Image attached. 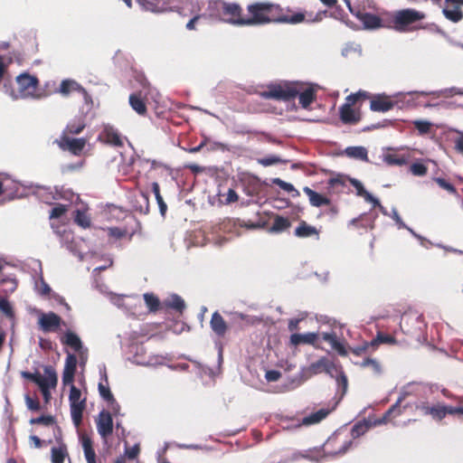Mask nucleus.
Listing matches in <instances>:
<instances>
[{"mask_svg":"<svg viewBox=\"0 0 463 463\" xmlns=\"http://www.w3.org/2000/svg\"><path fill=\"white\" fill-rule=\"evenodd\" d=\"M272 183L288 193L296 192L298 194V191L295 189L293 184H291L290 183H287V182L281 180L280 178H274L272 180Z\"/></svg>","mask_w":463,"mask_h":463,"instance_id":"54","label":"nucleus"},{"mask_svg":"<svg viewBox=\"0 0 463 463\" xmlns=\"http://www.w3.org/2000/svg\"><path fill=\"white\" fill-rule=\"evenodd\" d=\"M413 125L418 129L420 134H425L428 133L430 129V122L427 120H414Z\"/></svg>","mask_w":463,"mask_h":463,"instance_id":"56","label":"nucleus"},{"mask_svg":"<svg viewBox=\"0 0 463 463\" xmlns=\"http://www.w3.org/2000/svg\"><path fill=\"white\" fill-rule=\"evenodd\" d=\"M327 360L328 358L326 356L321 357L317 361L310 364V365L307 368V371L311 374H318L321 373H325Z\"/></svg>","mask_w":463,"mask_h":463,"instance_id":"38","label":"nucleus"},{"mask_svg":"<svg viewBox=\"0 0 463 463\" xmlns=\"http://www.w3.org/2000/svg\"><path fill=\"white\" fill-rule=\"evenodd\" d=\"M410 394H411V385H408L402 388L396 402L389 409V413H395V415H401L402 413L401 403Z\"/></svg>","mask_w":463,"mask_h":463,"instance_id":"33","label":"nucleus"},{"mask_svg":"<svg viewBox=\"0 0 463 463\" xmlns=\"http://www.w3.org/2000/svg\"><path fill=\"white\" fill-rule=\"evenodd\" d=\"M241 8L237 4H229L223 1L210 3L207 15L214 21H221L232 24L242 25L241 16Z\"/></svg>","mask_w":463,"mask_h":463,"instance_id":"3","label":"nucleus"},{"mask_svg":"<svg viewBox=\"0 0 463 463\" xmlns=\"http://www.w3.org/2000/svg\"><path fill=\"white\" fill-rule=\"evenodd\" d=\"M210 326L212 330L219 336L224 335L227 331L226 322L217 311L213 314Z\"/></svg>","mask_w":463,"mask_h":463,"instance_id":"25","label":"nucleus"},{"mask_svg":"<svg viewBox=\"0 0 463 463\" xmlns=\"http://www.w3.org/2000/svg\"><path fill=\"white\" fill-rule=\"evenodd\" d=\"M38 325L39 328L47 333L54 332L58 329V315L53 312L43 313L38 311Z\"/></svg>","mask_w":463,"mask_h":463,"instance_id":"14","label":"nucleus"},{"mask_svg":"<svg viewBox=\"0 0 463 463\" xmlns=\"http://www.w3.org/2000/svg\"><path fill=\"white\" fill-rule=\"evenodd\" d=\"M321 337L324 341L327 342L331 347L338 353V354L342 356H345L347 354V351L344 344L337 339L335 333L325 332L321 334Z\"/></svg>","mask_w":463,"mask_h":463,"instance_id":"19","label":"nucleus"},{"mask_svg":"<svg viewBox=\"0 0 463 463\" xmlns=\"http://www.w3.org/2000/svg\"><path fill=\"white\" fill-rule=\"evenodd\" d=\"M36 289L38 293L42 296H46L50 293L51 288L47 283L44 282L43 279H40L35 284Z\"/></svg>","mask_w":463,"mask_h":463,"instance_id":"60","label":"nucleus"},{"mask_svg":"<svg viewBox=\"0 0 463 463\" xmlns=\"http://www.w3.org/2000/svg\"><path fill=\"white\" fill-rule=\"evenodd\" d=\"M390 216L393 219L399 229L407 228V225L403 222L395 208H392Z\"/></svg>","mask_w":463,"mask_h":463,"instance_id":"64","label":"nucleus"},{"mask_svg":"<svg viewBox=\"0 0 463 463\" xmlns=\"http://www.w3.org/2000/svg\"><path fill=\"white\" fill-rule=\"evenodd\" d=\"M61 342L64 345V349L73 351L79 356L81 364L87 361L88 350L82 345L80 336L71 330H67L61 337Z\"/></svg>","mask_w":463,"mask_h":463,"instance_id":"8","label":"nucleus"},{"mask_svg":"<svg viewBox=\"0 0 463 463\" xmlns=\"http://www.w3.org/2000/svg\"><path fill=\"white\" fill-rule=\"evenodd\" d=\"M399 415H395V413H389V410L384 413V415L382 418H379L377 420H374L373 421L367 420L369 422V426L375 427L383 424H386L391 420V418L398 417Z\"/></svg>","mask_w":463,"mask_h":463,"instance_id":"50","label":"nucleus"},{"mask_svg":"<svg viewBox=\"0 0 463 463\" xmlns=\"http://www.w3.org/2000/svg\"><path fill=\"white\" fill-rule=\"evenodd\" d=\"M340 118L344 123L354 124L359 121L360 116L352 109L351 103H345L340 108Z\"/></svg>","mask_w":463,"mask_h":463,"instance_id":"23","label":"nucleus"},{"mask_svg":"<svg viewBox=\"0 0 463 463\" xmlns=\"http://www.w3.org/2000/svg\"><path fill=\"white\" fill-rule=\"evenodd\" d=\"M30 440L33 443L35 448H42L43 446H47L52 442V439H41L38 436L33 435L30 437Z\"/></svg>","mask_w":463,"mask_h":463,"instance_id":"63","label":"nucleus"},{"mask_svg":"<svg viewBox=\"0 0 463 463\" xmlns=\"http://www.w3.org/2000/svg\"><path fill=\"white\" fill-rule=\"evenodd\" d=\"M362 367H370L375 374H381L382 367L378 361L372 358L364 359L361 364Z\"/></svg>","mask_w":463,"mask_h":463,"instance_id":"49","label":"nucleus"},{"mask_svg":"<svg viewBox=\"0 0 463 463\" xmlns=\"http://www.w3.org/2000/svg\"><path fill=\"white\" fill-rule=\"evenodd\" d=\"M325 373L330 377L336 379V377L340 376L344 371L339 364L328 359Z\"/></svg>","mask_w":463,"mask_h":463,"instance_id":"41","label":"nucleus"},{"mask_svg":"<svg viewBox=\"0 0 463 463\" xmlns=\"http://www.w3.org/2000/svg\"><path fill=\"white\" fill-rule=\"evenodd\" d=\"M30 424H32V425L41 424V425L47 426V427L55 426L56 418L54 416H51V415H42L37 418H32L30 420Z\"/></svg>","mask_w":463,"mask_h":463,"instance_id":"42","label":"nucleus"},{"mask_svg":"<svg viewBox=\"0 0 463 463\" xmlns=\"http://www.w3.org/2000/svg\"><path fill=\"white\" fill-rule=\"evenodd\" d=\"M166 305L169 307L175 309L177 311H180V312H182L185 307L184 299L181 297H179L178 295H172L166 300Z\"/></svg>","mask_w":463,"mask_h":463,"instance_id":"43","label":"nucleus"},{"mask_svg":"<svg viewBox=\"0 0 463 463\" xmlns=\"http://www.w3.org/2000/svg\"><path fill=\"white\" fill-rule=\"evenodd\" d=\"M335 381L337 383V385L342 388V392H341V396H340V399H341V398H343V396L345 394V392L347 391V386H348L347 377L345 374V373H341L340 376L336 377Z\"/></svg>","mask_w":463,"mask_h":463,"instance_id":"58","label":"nucleus"},{"mask_svg":"<svg viewBox=\"0 0 463 463\" xmlns=\"http://www.w3.org/2000/svg\"><path fill=\"white\" fill-rule=\"evenodd\" d=\"M331 410L328 409H320L316 412L310 413L309 415L306 416L302 420V423L304 425H312L317 424L320 422L322 420H324L329 413Z\"/></svg>","mask_w":463,"mask_h":463,"instance_id":"31","label":"nucleus"},{"mask_svg":"<svg viewBox=\"0 0 463 463\" xmlns=\"http://www.w3.org/2000/svg\"><path fill=\"white\" fill-rule=\"evenodd\" d=\"M298 96V100L302 108L307 109L315 99V93L312 88H307L299 91L297 87L284 84H272L267 90L260 92V97L264 99H273L277 100H289Z\"/></svg>","mask_w":463,"mask_h":463,"instance_id":"2","label":"nucleus"},{"mask_svg":"<svg viewBox=\"0 0 463 463\" xmlns=\"http://www.w3.org/2000/svg\"><path fill=\"white\" fill-rule=\"evenodd\" d=\"M299 458H305L313 461H320L323 456L320 455L318 450L316 451H307L305 454L303 453H294L291 457V460H297Z\"/></svg>","mask_w":463,"mask_h":463,"instance_id":"44","label":"nucleus"},{"mask_svg":"<svg viewBox=\"0 0 463 463\" xmlns=\"http://www.w3.org/2000/svg\"><path fill=\"white\" fill-rule=\"evenodd\" d=\"M23 378L35 383L40 390L44 388H55L57 383V374L55 369L51 365L43 366V373L36 370L33 373L22 372Z\"/></svg>","mask_w":463,"mask_h":463,"instance_id":"4","label":"nucleus"},{"mask_svg":"<svg viewBox=\"0 0 463 463\" xmlns=\"http://www.w3.org/2000/svg\"><path fill=\"white\" fill-rule=\"evenodd\" d=\"M35 195L40 201L52 206L50 219L58 218V203H55L56 194L50 187L41 186L37 188Z\"/></svg>","mask_w":463,"mask_h":463,"instance_id":"12","label":"nucleus"},{"mask_svg":"<svg viewBox=\"0 0 463 463\" xmlns=\"http://www.w3.org/2000/svg\"><path fill=\"white\" fill-rule=\"evenodd\" d=\"M134 162H135L134 156H131L128 159H123V162L120 165V171H122L125 175H127L130 171Z\"/></svg>","mask_w":463,"mask_h":463,"instance_id":"62","label":"nucleus"},{"mask_svg":"<svg viewBox=\"0 0 463 463\" xmlns=\"http://www.w3.org/2000/svg\"><path fill=\"white\" fill-rule=\"evenodd\" d=\"M355 16L361 21L364 29H377L382 26V20L375 14L357 10Z\"/></svg>","mask_w":463,"mask_h":463,"instance_id":"17","label":"nucleus"},{"mask_svg":"<svg viewBox=\"0 0 463 463\" xmlns=\"http://www.w3.org/2000/svg\"><path fill=\"white\" fill-rule=\"evenodd\" d=\"M38 79L28 73H23L16 77V87L11 90L14 99L32 97L36 93Z\"/></svg>","mask_w":463,"mask_h":463,"instance_id":"6","label":"nucleus"},{"mask_svg":"<svg viewBox=\"0 0 463 463\" xmlns=\"http://www.w3.org/2000/svg\"><path fill=\"white\" fill-rule=\"evenodd\" d=\"M350 183L355 188L357 195L364 197V199L368 203H378V199L367 192L359 180L351 178Z\"/></svg>","mask_w":463,"mask_h":463,"instance_id":"32","label":"nucleus"},{"mask_svg":"<svg viewBox=\"0 0 463 463\" xmlns=\"http://www.w3.org/2000/svg\"><path fill=\"white\" fill-rule=\"evenodd\" d=\"M259 163L264 166L272 165L278 163L283 162L279 156H269L263 158H260L258 160Z\"/></svg>","mask_w":463,"mask_h":463,"instance_id":"57","label":"nucleus"},{"mask_svg":"<svg viewBox=\"0 0 463 463\" xmlns=\"http://www.w3.org/2000/svg\"><path fill=\"white\" fill-rule=\"evenodd\" d=\"M410 170L411 174L415 176H424L427 174V167L422 163H413Z\"/></svg>","mask_w":463,"mask_h":463,"instance_id":"53","label":"nucleus"},{"mask_svg":"<svg viewBox=\"0 0 463 463\" xmlns=\"http://www.w3.org/2000/svg\"><path fill=\"white\" fill-rule=\"evenodd\" d=\"M74 222L82 228H88L90 225V216L87 214L86 207L81 203L78 205L75 209L71 213Z\"/></svg>","mask_w":463,"mask_h":463,"instance_id":"20","label":"nucleus"},{"mask_svg":"<svg viewBox=\"0 0 463 463\" xmlns=\"http://www.w3.org/2000/svg\"><path fill=\"white\" fill-rule=\"evenodd\" d=\"M0 312L5 315V317L12 318L14 316V312L12 305L6 298H0Z\"/></svg>","mask_w":463,"mask_h":463,"instance_id":"47","label":"nucleus"},{"mask_svg":"<svg viewBox=\"0 0 463 463\" xmlns=\"http://www.w3.org/2000/svg\"><path fill=\"white\" fill-rule=\"evenodd\" d=\"M137 81H139L141 90L135 91L129 95L128 102L131 109L139 116H145L147 112L146 99L151 94V88L144 77V75H137Z\"/></svg>","mask_w":463,"mask_h":463,"instance_id":"5","label":"nucleus"},{"mask_svg":"<svg viewBox=\"0 0 463 463\" xmlns=\"http://www.w3.org/2000/svg\"><path fill=\"white\" fill-rule=\"evenodd\" d=\"M67 357L65 360L62 382L63 385L67 386V384H71L73 382L74 373L77 365V356L71 353L69 350H66Z\"/></svg>","mask_w":463,"mask_h":463,"instance_id":"16","label":"nucleus"},{"mask_svg":"<svg viewBox=\"0 0 463 463\" xmlns=\"http://www.w3.org/2000/svg\"><path fill=\"white\" fill-rule=\"evenodd\" d=\"M448 414H456V407L446 406L441 403L431 406L430 416L432 419L441 420Z\"/></svg>","mask_w":463,"mask_h":463,"instance_id":"24","label":"nucleus"},{"mask_svg":"<svg viewBox=\"0 0 463 463\" xmlns=\"http://www.w3.org/2000/svg\"><path fill=\"white\" fill-rule=\"evenodd\" d=\"M370 429L369 422L364 420V422L356 423L352 429V436L353 438H358L361 435L364 434Z\"/></svg>","mask_w":463,"mask_h":463,"instance_id":"48","label":"nucleus"},{"mask_svg":"<svg viewBox=\"0 0 463 463\" xmlns=\"http://www.w3.org/2000/svg\"><path fill=\"white\" fill-rule=\"evenodd\" d=\"M383 161L389 165H404L410 161V156L405 155L386 154Z\"/></svg>","mask_w":463,"mask_h":463,"instance_id":"35","label":"nucleus"},{"mask_svg":"<svg viewBox=\"0 0 463 463\" xmlns=\"http://www.w3.org/2000/svg\"><path fill=\"white\" fill-rule=\"evenodd\" d=\"M295 235L297 237L307 238L313 235H318L317 230L311 225L302 222L295 230Z\"/></svg>","mask_w":463,"mask_h":463,"instance_id":"36","label":"nucleus"},{"mask_svg":"<svg viewBox=\"0 0 463 463\" xmlns=\"http://www.w3.org/2000/svg\"><path fill=\"white\" fill-rule=\"evenodd\" d=\"M100 382L99 383L98 388L99 395L106 401L109 402V400H113V395L110 392V389L109 387L108 383V376L105 368L100 370Z\"/></svg>","mask_w":463,"mask_h":463,"instance_id":"29","label":"nucleus"},{"mask_svg":"<svg viewBox=\"0 0 463 463\" xmlns=\"http://www.w3.org/2000/svg\"><path fill=\"white\" fill-rule=\"evenodd\" d=\"M317 337L318 334L317 333L293 334L290 336V343L293 345H298L300 344H314Z\"/></svg>","mask_w":463,"mask_h":463,"instance_id":"30","label":"nucleus"},{"mask_svg":"<svg viewBox=\"0 0 463 463\" xmlns=\"http://www.w3.org/2000/svg\"><path fill=\"white\" fill-rule=\"evenodd\" d=\"M425 18V14L414 9H403L395 13L393 23L399 31H404L405 27L411 24Z\"/></svg>","mask_w":463,"mask_h":463,"instance_id":"10","label":"nucleus"},{"mask_svg":"<svg viewBox=\"0 0 463 463\" xmlns=\"http://www.w3.org/2000/svg\"><path fill=\"white\" fill-rule=\"evenodd\" d=\"M26 406L30 411H38L41 410V404L38 398H33L30 395L25 396Z\"/></svg>","mask_w":463,"mask_h":463,"instance_id":"55","label":"nucleus"},{"mask_svg":"<svg viewBox=\"0 0 463 463\" xmlns=\"http://www.w3.org/2000/svg\"><path fill=\"white\" fill-rule=\"evenodd\" d=\"M165 358L161 355H151L146 360L139 358L137 355L133 357V363L140 365L155 366L164 364Z\"/></svg>","mask_w":463,"mask_h":463,"instance_id":"37","label":"nucleus"},{"mask_svg":"<svg viewBox=\"0 0 463 463\" xmlns=\"http://www.w3.org/2000/svg\"><path fill=\"white\" fill-rule=\"evenodd\" d=\"M303 191L308 196L309 202L313 206L319 207L322 205H328L330 203L329 199L307 186L304 187Z\"/></svg>","mask_w":463,"mask_h":463,"instance_id":"28","label":"nucleus"},{"mask_svg":"<svg viewBox=\"0 0 463 463\" xmlns=\"http://www.w3.org/2000/svg\"><path fill=\"white\" fill-rule=\"evenodd\" d=\"M108 233L110 237L120 239L127 234V231L118 227H111L108 229Z\"/></svg>","mask_w":463,"mask_h":463,"instance_id":"61","label":"nucleus"},{"mask_svg":"<svg viewBox=\"0 0 463 463\" xmlns=\"http://www.w3.org/2000/svg\"><path fill=\"white\" fill-rule=\"evenodd\" d=\"M100 137L109 144L116 146L123 145V137L114 127L107 125L104 127Z\"/></svg>","mask_w":463,"mask_h":463,"instance_id":"18","label":"nucleus"},{"mask_svg":"<svg viewBox=\"0 0 463 463\" xmlns=\"http://www.w3.org/2000/svg\"><path fill=\"white\" fill-rule=\"evenodd\" d=\"M442 13L444 16L453 22V23H458L463 18V12L460 9V5H445V6L442 9Z\"/></svg>","mask_w":463,"mask_h":463,"instance_id":"26","label":"nucleus"},{"mask_svg":"<svg viewBox=\"0 0 463 463\" xmlns=\"http://www.w3.org/2000/svg\"><path fill=\"white\" fill-rule=\"evenodd\" d=\"M434 181L444 190L448 191L450 194H455L456 189L455 187L449 182H447L445 179L437 177L434 178Z\"/></svg>","mask_w":463,"mask_h":463,"instance_id":"59","label":"nucleus"},{"mask_svg":"<svg viewBox=\"0 0 463 463\" xmlns=\"http://www.w3.org/2000/svg\"><path fill=\"white\" fill-rule=\"evenodd\" d=\"M395 339L389 335L378 333L377 336L371 342V345H376L379 344H394Z\"/></svg>","mask_w":463,"mask_h":463,"instance_id":"51","label":"nucleus"},{"mask_svg":"<svg viewBox=\"0 0 463 463\" xmlns=\"http://www.w3.org/2000/svg\"><path fill=\"white\" fill-rule=\"evenodd\" d=\"M81 446L83 449L84 456L88 463H97L96 454L92 448L91 439L87 434H81L80 436Z\"/></svg>","mask_w":463,"mask_h":463,"instance_id":"22","label":"nucleus"},{"mask_svg":"<svg viewBox=\"0 0 463 463\" xmlns=\"http://www.w3.org/2000/svg\"><path fill=\"white\" fill-rule=\"evenodd\" d=\"M290 226V222L287 218L277 216L270 227L271 232H281Z\"/></svg>","mask_w":463,"mask_h":463,"instance_id":"39","label":"nucleus"},{"mask_svg":"<svg viewBox=\"0 0 463 463\" xmlns=\"http://www.w3.org/2000/svg\"><path fill=\"white\" fill-rule=\"evenodd\" d=\"M80 204V196L69 189H60V217Z\"/></svg>","mask_w":463,"mask_h":463,"instance_id":"11","label":"nucleus"},{"mask_svg":"<svg viewBox=\"0 0 463 463\" xmlns=\"http://www.w3.org/2000/svg\"><path fill=\"white\" fill-rule=\"evenodd\" d=\"M394 103L388 98L378 97L371 100L370 108L373 111L386 112L392 109Z\"/></svg>","mask_w":463,"mask_h":463,"instance_id":"27","label":"nucleus"},{"mask_svg":"<svg viewBox=\"0 0 463 463\" xmlns=\"http://www.w3.org/2000/svg\"><path fill=\"white\" fill-rule=\"evenodd\" d=\"M86 123L84 117H76L67 124L61 136L80 134L84 129Z\"/></svg>","mask_w":463,"mask_h":463,"instance_id":"21","label":"nucleus"},{"mask_svg":"<svg viewBox=\"0 0 463 463\" xmlns=\"http://www.w3.org/2000/svg\"><path fill=\"white\" fill-rule=\"evenodd\" d=\"M80 95L86 104H91L92 99L87 90L75 80L65 79L60 82V95L71 98L74 95Z\"/></svg>","mask_w":463,"mask_h":463,"instance_id":"9","label":"nucleus"},{"mask_svg":"<svg viewBox=\"0 0 463 463\" xmlns=\"http://www.w3.org/2000/svg\"><path fill=\"white\" fill-rule=\"evenodd\" d=\"M135 299V298L129 296H114L111 298L112 302L119 307L130 305L132 302H134Z\"/></svg>","mask_w":463,"mask_h":463,"instance_id":"52","label":"nucleus"},{"mask_svg":"<svg viewBox=\"0 0 463 463\" xmlns=\"http://www.w3.org/2000/svg\"><path fill=\"white\" fill-rule=\"evenodd\" d=\"M152 192L155 194V197H156V202L158 203V206H159V209H160V213L162 214H165L167 207H166V204L165 203V202L163 200V197L160 194L159 184L156 182L152 183Z\"/></svg>","mask_w":463,"mask_h":463,"instance_id":"45","label":"nucleus"},{"mask_svg":"<svg viewBox=\"0 0 463 463\" xmlns=\"http://www.w3.org/2000/svg\"><path fill=\"white\" fill-rule=\"evenodd\" d=\"M448 92L451 93V94H458V95H463V90H457V89H450V90H435V91H430V92H427V91H411V92H408L409 95H412V94H420V95H422V96H427V95H433L437 98L442 96V95H446Z\"/></svg>","mask_w":463,"mask_h":463,"instance_id":"40","label":"nucleus"},{"mask_svg":"<svg viewBox=\"0 0 463 463\" xmlns=\"http://www.w3.org/2000/svg\"><path fill=\"white\" fill-rule=\"evenodd\" d=\"M87 144V139L80 137H70L69 136H61L60 138V148L69 151L74 156H80Z\"/></svg>","mask_w":463,"mask_h":463,"instance_id":"13","label":"nucleus"},{"mask_svg":"<svg viewBox=\"0 0 463 463\" xmlns=\"http://www.w3.org/2000/svg\"><path fill=\"white\" fill-rule=\"evenodd\" d=\"M144 300L150 311L157 310L159 307V299L152 293L144 294Z\"/></svg>","mask_w":463,"mask_h":463,"instance_id":"46","label":"nucleus"},{"mask_svg":"<svg viewBox=\"0 0 463 463\" xmlns=\"http://www.w3.org/2000/svg\"><path fill=\"white\" fill-rule=\"evenodd\" d=\"M97 430L102 439H106L113 431V420L109 412L102 411L97 420Z\"/></svg>","mask_w":463,"mask_h":463,"instance_id":"15","label":"nucleus"},{"mask_svg":"<svg viewBox=\"0 0 463 463\" xmlns=\"http://www.w3.org/2000/svg\"><path fill=\"white\" fill-rule=\"evenodd\" d=\"M247 11L250 17L242 18V25H256L269 23L296 24L305 20L304 14L297 13L293 15H286L278 4L269 2L252 3L247 6Z\"/></svg>","mask_w":463,"mask_h":463,"instance_id":"1","label":"nucleus"},{"mask_svg":"<svg viewBox=\"0 0 463 463\" xmlns=\"http://www.w3.org/2000/svg\"><path fill=\"white\" fill-rule=\"evenodd\" d=\"M70 386V406H71V415L72 421L76 427H78L82 420V412L85 409V402L86 399L82 398V394L80 389L76 388L73 384V382Z\"/></svg>","mask_w":463,"mask_h":463,"instance_id":"7","label":"nucleus"},{"mask_svg":"<svg viewBox=\"0 0 463 463\" xmlns=\"http://www.w3.org/2000/svg\"><path fill=\"white\" fill-rule=\"evenodd\" d=\"M345 154L354 159H359L364 162L368 161L367 150L364 146H348L345 150Z\"/></svg>","mask_w":463,"mask_h":463,"instance_id":"34","label":"nucleus"}]
</instances>
